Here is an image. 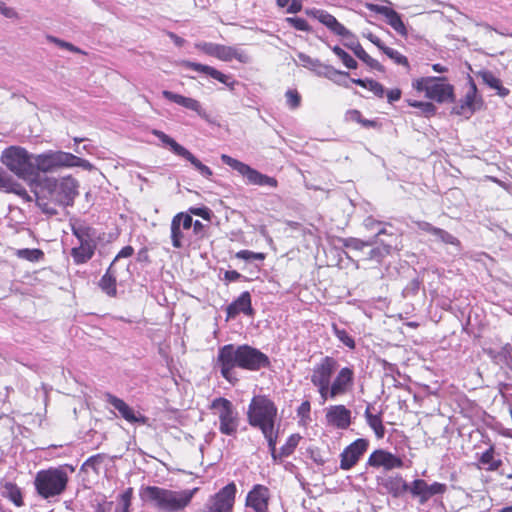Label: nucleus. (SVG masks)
I'll use <instances>...</instances> for the list:
<instances>
[{
  "mask_svg": "<svg viewBox=\"0 0 512 512\" xmlns=\"http://www.w3.org/2000/svg\"><path fill=\"white\" fill-rule=\"evenodd\" d=\"M107 402L116 409L119 414L130 423H141L145 424L147 418L141 414L136 415L134 410L122 399L112 395H107Z\"/></svg>",
  "mask_w": 512,
  "mask_h": 512,
  "instance_id": "b1692460",
  "label": "nucleus"
},
{
  "mask_svg": "<svg viewBox=\"0 0 512 512\" xmlns=\"http://www.w3.org/2000/svg\"><path fill=\"white\" fill-rule=\"evenodd\" d=\"M306 14L312 18L317 19L320 23L325 25L332 33L345 39L344 45L355 53L356 45H361L355 35L341 24L333 15L322 9H307Z\"/></svg>",
  "mask_w": 512,
  "mask_h": 512,
  "instance_id": "f8f14e48",
  "label": "nucleus"
},
{
  "mask_svg": "<svg viewBox=\"0 0 512 512\" xmlns=\"http://www.w3.org/2000/svg\"><path fill=\"white\" fill-rule=\"evenodd\" d=\"M477 77H479L482 82L487 85L491 89L497 88V85L501 82L499 78H497L493 72L489 70H480L476 72Z\"/></svg>",
  "mask_w": 512,
  "mask_h": 512,
  "instance_id": "09e8293b",
  "label": "nucleus"
},
{
  "mask_svg": "<svg viewBox=\"0 0 512 512\" xmlns=\"http://www.w3.org/2000/svg\"><path fill=\"white\" fill-rule=\"evenodd\" d=\"M391 248L392 246L390 244H384L381 242V245L371 248L366 256L362 258V260L376 261L377 263H381L382 260L390 254Z\"/></svg>",
  "mask_w": 512,
  "mask_h": 512,
  "instance_id": "473e14b6",
  "label": "nucleus"
},
{
  "mask_svg": "<svg viewBox=\"0 0 512 512\" xmlns=\"http://www.w3.org/2000/svg\"><path fill=\"white\" fill-rule=\"evenodd\" d=\"M34 179L40 172L52 173L62 168L80 167L84 170H92L93 165L86 159L72 153L61 150H48L40 154H34Z\"/></svg>",
  "mask_w": 512,
  "mask_h": 512,
  "instance_id": "39448f33",
  "label": "nucleus"
},
{
  "mask_svg": "<svg viewBox=\"0 0 512 512\" xmlns=\"http://www.w3.org/2000/svg\"><path fill=\"white\" fill-rule=\"evenodd\" d=\"M236 494V484L229 482L207 499L203 505L202 512H233Z\"/></svg>",
  "mask_w": 512,
  "mask_h": 512,
  "instance_id": "4468645a",
  "label": "nucleus"
},
{
  "mask_svg": "<svg viewBox=\"0 0 512 512\" xmlns=\"http://www.w3.org/2000/svg\"><path fill=\"white\" fill-rule=\"evenodd\" d=\"M355 56L363 61L370 68L375 69L377 71H383V66L374 58H372L361 45L355 46Z\"/></svg>",
  "mask_w": 512,
  "mask_h": 512,
  "instance_id": "ea45409f",
  "label": "nucleus"
},
{
  "mask_svg": "<svg viewBox=\"0 0 512 512\" xmlns=\"http://www.w3.org/2000/svg\"><path fill=\"white\" fill-rule=\"evenodd\" d=\"M183 66L185 68L194 70L196 72L203 73V74L225 84L231 91H234L235 86L239 84L238 81L233 79V77L231 75H226L209 65H204V64L196 63V62H192V61H184Z\"/></svg>",
  "mask_w": 512,
  "mask_h": 512,
  "instance_id": "412c9836",
  "label": "nucleus"
},
{
  "mask_svg": "<svg viewBox=\"0 0 512 512\" xmlns=\"http://www.w3.org/2000/svg\"><path fill=\"white\" fill-rule=\"evenodd\" d=\"M383 53L385 55H387L391 60H393L396 64L398 65H403L405 66L406 68H409V62H408V59L406 56L402 55L400 52H398L397 50L393 49V48H390V47H385V49L383 50Z\"/></svg>",
  "mask_w": 512,
  "mask_h": 512,
  "instance_id": "3c124183",
  "label": "nucleus"
},
{
  "mask_svg": "<svg viewBox=\"0 0 512 512\" xmlns=\"http://www.w3.org/2000/svg\"><path fill=\"white\" fill-rule=\"evenodd\" d=\"M74 471L75 468L68 464L39 470L34 478V487L37 494L43 499L60 496L67 488L69 474Z\"/></svg>",
  "mask_w": 512,
  "mask_h": 512,
  "instance_id": "20e7f679",
  "label": "nucleus"
},
{
  "mask_svg": "<svg viewBox=\"0 0 512 512\" xmlns=\"http://www.w3.org/2000/svg\"><path fill=\"white\" fill-rule=\"evenodd\" d=\"M0 190L6 193H15L27 200H30V196L25 188L15 182L2 167H0Z\"/></svg>",
  "mask_w": 512,
  "mask_h": 512,
  "instance_id": "bb28decb",
  "label": "nucleus"
},
{
  "mask_svg": "<svg viewBox=\"0 0 512 512\" xmlns=\"http://www.w3.org/2000/svg\"><path fill=\"white\" fill-rule=\"evenodd\" d=\"M369 441L365 438H358L344 448L340 454V469L348 471L352 469L366 453Z\"/></svg>",
  "mask_w": 512,
  "mask_h": 512,
  "instance_id": "dca6fc26",
  "label": "nucleus"
},
{
  "mask_svg": "<svg viewBox=\"0 0 512 512\" xmlns=\"http://www.w3.org/2000/svg\"><path fill=\"white\" fill-rule=\"evenodd\" d=\"M133 497V488H127L119 495V503L114 512H130L131 500Z\"/></svg>",
  "mask_w": 512,
  "mask_h": 512,
  "instance_id": "c03bdc74",
  "label": "nucleus"
},
{
  "mask_svg": "<svg viewBox=\"0 0 512 512\" xmlns=\"http://www.w3.org/2000/svg\"><path fill=\"white\" fill-rule=\"evenodd\" d=\"M215 410L219 418V431L227 436H235L240 419L232 402L224 397L215 398L210 406Z\"/></svg>",
  "mask_w": 512,
  "mask_h": 512,
  "instance_id": "9b49d317",
  "label": "nucleus"
},
{
  "mask_svg": "<svg viewBox=\"0 0 512 512\" xmlns=\"http://www.w3.org/2000/svg\"><path fill=\"white\" fill-rule=\"evenodd\" d=\"M278 409L266 395L254 396L247 409V421L251 427L263 429L276 425Z\"/></svg>",
  "mask_w": 512,
  "mask_h": 512,
  "instance_id": "6e6552de",
  "label": "nucleus"
},
{
  "mask_svg": "<svg viewBox=\"0 0 512 512\" xmlns=\"http://www.w3.org/2000/svg\"><path fill=\"white\" fill-rule=\"evenodd\" d=\"M363 226L367 231L376 233L378 227L381 226V221L376 220L372 216H368L364 219Z\"/></svg>",
  "mask_w": 512,
  "mask_h": 512,
  "instance_id": "69168bd1",
  "label": "nucleus"
},
{
  "mask_svg": "<svg viewBox=\"0 0 512 512\" xmlns=\"http://www.w3.org/2000/svg\"><path fill=\"white\" fill-rule=\"evenodd\" d=\"M99 287L109 297L117 295V279L108 275H103L99 280Z\"/></svg>",
  "mask_w": 512,
  "mask_h": 512,
  "instance_id": "a19ab883",
  "label": "nucleus"
},
{
  "mask_svg": "<svg viewBox=\"0 0 512 512\" xmlns=\"http://www.w3.org/2000/svg\"><path fill=\"white\" fill-rule=\"evenodd\" d=\"M325 417L328 424L338 429H347L351 424V411L341 404L330 406Z\"/></svg>",
  "mask_w": 512,
  "mask_h": 512,
  "instance_id": "4be33fe9",
  "label": "nucleus"
},
{
  "mask_svg": "<svg viewBox=\"0 0 512 512\" xmlns=\"http://www.w3.org/2000/svg\"><path fill=\"white\" fill-rule=\"evenodd\" d=\"M421 282L415 278L412 279L406 287L403 289L402 294L404 297L414 296L418 293L420 290Z\"/></svg>",
  "mask_w": 512,
  "mask_h": 512,
  "instance_id": "052dcab7",
  "label": "nucleus"
},
{
  "mask_svg": "<svg viewBox=\"0 0 512 512\" xmlns=\"http://www.w3.org/2000/svg\"><path fill=\"white\" fill-rule=\"evenodd\" d=\"M447 486L443 483L434 482L428 484L423 479H416L411 483L410 493L414 497H418L421 504L426 503L431 497L444 494Z\"/></svg>",
  "mask_w": 512,
  "mask_h": 512,
  "instance_id": "a211bd4d",
  "label": "nucleus"
},
{
  "mask_svg": "<svg viewBox=\"0 0 512 512\" xmlns=\"http://www.w3.org/2000/svg\"><path fill=\"white\" fill-rule=\"evenodd\" d=\"M17 256L30 262H38L44 257V253L40 249L24 248L17 251Z\"/></svg>",
  "mask_w": 512,
  "mask_h": 512,
  "instance_id": "49530a36",
  "label": "nucleus"
},
{
  "mask_svg": "<svg viewBox=\"0 0 512 512\" xmlns=\"http://www.w3.org/2000/svg\"><path fill=\"white\" fill-rule=\"evenodd\" d=\"M287 105L291 109H296L301 104V96L296 90H288L285 94Z\"/></svg>",
  "mask_w": 512,
  "mask_h": 512,
  "instance_id": "13d9d810",
  "label": "nucleus"
},
{
  "mask_svg": "<svg viewBox=\"0 0 512 512\" xmlns=\"http://www.w3.org/2000/svg\"><path fill=\"white\" fill-rule=\"evenodd\" d=\"M236 258L245 260L247 262L263 261L265 259V254L253 252L250 250H240L236 253Z\"/></svg>",
  "mask_w": 512,
  "mask_h": 512,
  "instance_id": "603ef678",
  "label": "nucleus"
},
{
  "mask_svg": "<svg viewBox=\"0 0 512 512\" xmlns=\"http://www.w3.org/2000/svg\"><path fill=\"white\" fill-rule=\"evenodd\" d=\"M1 162L18 178L34 180V154L20 146H10L1 154Z\"/></svg>",
  "mask_w": 512,
  "mask_h": 512,
  "instance_id": "0eeeda50",
  "label": "nucleus"
},
{
  "mask_svg": "<svg viewBox=\"0 0 512 512\" xmlns=\"http://www.w3.org/2000/svg\"><path fill=\"white\" fill-rule=\"evenodd\" d=\"M285 22H287L291 27H293L294 29H296L298 31H303V32H310L311 31L310 25L303 18L287 17L285 19Z\"/></svg>",
  "mask_w": 512,
  "mask_h": 512,
  "instance_id": "864d4df0",
  "label": "nucleus"
},
{
  "mask_svg": "<svg viewBox=\"0 0 512 512\" xmlns=\"http://www.w3.org/2000/svg\"><path fill=\"white\" fill-rule=\"evenodd\" d=\"M270 365V359L265 353L248 344H226L218 349L215 360L221 376L231 384L238 381L234 375L236 368L257 372L269 368Z\"/></svg>",
  "mask_w": 512,
  "mask_h": 512,
  "instance_id": "f03ea898",
  "label": "nucleus"
},
{
  "mask_svg": "<svg viewBox=\"0 0 512 512\" xmlns=\"http://www.w3.org/2000/svg\"><path fill=\"white\" fill-rule=\"evenodd\" d=\"M386 22L401 36L407 37L408 31L401 18V15L394 11L387 19Z\"/></svg>",
  "mask_w": 512,
  "mask_h": 512,
  "instance_id": "79ce46f5",
  "label": "nucleus"
},
{
  "mask_svg": "<svg viewBox=\"0 0 512 512\" xmlns=\"http://www.w3.org/2000/svg\"><path fill=\"white\" fill-rule=\"evenodd\" d=\"M260 431L267 441L269 450L274 451L276 449L278 438V431L275 429V426L264 427L263 429H260Z\"/></svg>",
  "mask_w": 512,
  "mask_h": 512,
  "instance_id": "8fccbe9b",
  "label": "nucleus"
},
{
  "mask_svg": "<svg viewBox=\"0 0 512 512\" xmlns=\"http://www.w3.org/2000/svg\"><path fill=\"white\" fill-rule=\"evenodd\" d=\"M153 134L164 144L170 147L171 151L176 154L177 156H180L185 151V147L177 143L173 138L168 136L162 131L154 130Z\"/></svg>",
  "mask_w": 512,
  "mask_h": 512,
  "instance_id": "e433bc0d",
  "label": "nucleus"
},
{
  "mask_svg": "<svg viewBox=\"0 0 512 512\" xmlns=\"http://www.w3.org/2000/svg\"><path fill=\"white\" fill-rule=\"evenodd\" d=\"M47 40H48L49 42H51V43L56 44V45H57L58 47H60V48H63V49H67V50H69L70 52H73V53H83V51H82L80 48H78V47L74 46L73 44H71V43H69V42H66V41H64V40H61V39H59V38H57V37H54V36L48 35V36H47Z\"/></svg>",
  "mask_w": 512,
  "mask_h": 512,
  "instance_id": "4d7b16f0",
  "label": "nucleus"
},
{
  "mask_svg": "<svg viewBox=\"0 0 512 512\" xmlns=\"http://www.w3.org/2000/svg\"><path fill=\"white\" fill-rule=\"evenodd\" d=\"M364 416L368 426L374 431L378 439H382L385 435V427L382 423L381 414H372L370 405L365 409Z\"/></svg>",
  "mask_w": 512,
  "mask_h": 512,
  "instance_id": "c756f323",
  "label": "nucleus"
},
{
  "mask_svg": "<svg viewBox=\"0 0 512 512\" xmlns=\"http://www.w3.org/2000/svg\"><path fill=\"white\" fill-rule=\"evenodd\" d=\"M72 234L78 243L71 249V257L76 265L85 264L90 261L97 248L98 236L96 230L86 224H73Z\"/></svg>",
  "mask_w": 512,
  "mask_h": 512,
  "instance_id": "423d86ee",
  "label": "nucleus"
},
{
  "mask_svg": "<svg viewBox=\"0 0 512 512\" xmlns=\"http://www.w3.org/2000/svg\"><path fill=\"white\" fill-rule=\"evenodd\" d=\"M180 157L189 161L203 177L209 179L213 175L212 170L197 159L189 150L185 149Z\"/></svg>",
  "mask_w": 512,
  "mask_h": 512,
  "instance_id": "72a5a7b5",
  "label": "nucleus"
},
{
  "mask_svg": "<svg viewBox=\"0 0 512 512\" xmlns=\"http://www.w3.org/2000/svg\"><path fill=\"white\" fill-rule=\"evenodd\" d=\"M195 491L196 489L175 491L158 486H144L140 489V497L160 512H179L189 505Z\"/></svg>",
  "mask_w": 512,
  "mask_h": 512,
  "instance_id": "7ed1b4c3",
  "label": "nucleus"
},
{
  "mask_svg": "<svg viewBox=\"0 0 512 512\" xmlns=\"http://www.w3.org/2000/svg\"><path fill=\"white\" fill-rule=\"evenodd\" d=\"M332 51L334 52V54L339 57L343 64L349 68V69H356L358 64H357V61L351 56L349 55L345 50H343L341 47L339 46H333L331 47Z\"/></svg>",
  "mask_w": 512,
  "mask_h": 512,
  "instance_id": "de8ad7c7",
  "label": "nucleus"
},
{
  "mask_svg": "<svg viewBox=\"0 0 512 512\" xmlns=\"http://www.w3.org/2000/svg\"><path fill=\"white\" fill-rule=\"evenodd\" d=\"M310 381L316 388L321 403L351 392L355 384L353 367L339 368V362L332 356H325L316 363L310 375Z\"/></svg>",
  "mask_w": 512,
  "mask_h": 512,
  "instance_id": "f257e3e1",
  "label": "nucleus"
},
{
  "mask_svg": "<svg viewBox=\"0 0 512 512\" xmlns=\"http://www.w3.org/2000/svg\"><path fill=\"white\" fill-rule=\"evenodd\" d=\"M1 494L17 507L24 505L21 489L13 482H1Z\"/></svg>",
  "mask_w": 512,
  "mask_h": 512,
  "instance_id": "c85d7f7f",
  "label": "nucleus"
},
{
  "mask_svg": "<svg viewBox=\"0 0 512 512\" xmlns=\"http://www.w3.org/2000/svg\"><path fill=\"white\" fill-rule=\"evenodd\" d=\"M170 230H171L170 237H171V241H172V246L174 248L180 249V248L184 247L186 242L189 243V239L186 237L187 230L183 229L178 224V222H176V220L171 221Z\"/></svg>",
  "mask_w": 512,
  "mask_h": 512,
  "instance_id": "2f4dec72",
  "label": "nucleus"
},
{
  "mask_svg": "<svg viewBox=\"0 0 512 512\" xmlns=\"http://www.w3.org/2000/svg\"><path fill=\"white\" fill-rule=\"evenodd\" d=\"M332 330L335 337L347 348L350 350L355 349L356 343L354 338L348 333V331L344 328H340L338 325L333 324Z\"/></svg>",
  "mask_w": 512,
  "mask_h": 512,
  "instance_id": "4c0bfd02",
  "label": "nucleus"
},
{
  "mask_svg": "<svg viewBox=\"0 0 512 512\" xmlns=\"http://www.w3.org/2000/svg\"><path fill=\"white\" fill-rule=\"evenodd\" d=\"M503 461L504 459L496 456L495 448L491 445L478 457V463L476 466L480 470L483 469L488 472H497L500 476L512 479V470L504 471Z\"/></svg>",
  "mask_w": 512,
  "mask_h": 512,
  "instance_id": "f3484780",
  "label": "nucleus"
},
{
  "mask_svg": "<svg viewBox=\"0 0 512 512\" xmlns=\"http://www.w3.org/2000/svg\"><path fill=\"white\" fill-rule=\"evenodd\" d=\"M432 236L434 237V241L443 243L445 245H452L456 247L457 250L460 248V241L458 238L444 229L437 227Z\"/></svg>",
  "mask_w": 512,
  "mask_h": 512,
  "instance_id": "c9c22d12",
  "label": "nucleus"
},
{
  "mask_svg": "<svg viewBox=\"0 0 512 512\" xmlns=\"http://www.w3.org/2000/svg\"><path fill=\"white\" fill-rule=\"evenodd\" d=\"M297 416L300 418V421L303 423H307L311 421V403L308 400H305L301 403V405L296 410Z\"/></svg>",
  "mask_w": 512,
  "mask_h": 512,
  "instance_id": "6e6d98bb",
  "label": "nucleus"
},
{
  "mask_svg": "<svg viewBox=\"0 0 512 512\" xmlns=\"http://www.w3.org/2000/svg\"><path fill=\"white\" fill-rule=\"evenodd\" d=\"M218 46L219 44L212 42H201L196 44L197 49L213 57H216Z\"/></svg>",
  "mask_w": 512,
  "mask_h": 512,
  "instance_id": "bf43d9fd",
  "label": "nucleus"
},
{
  "mask_svg": "<svg viewBox=\"0 0 512 512\" xmlns=\"http://www.w3.org/2000/svg\"><path fill=\"white\" fill-rule=\"evenodd\" d=\"M240 313L247 316L254 314V309L251 304V295L248 291L242 292L239 297L226 308L227 319H233Z\"/></svg>",
  "mask_w": 512,
  "mask_h": 512,
  "instance_id": "5701e85b",
  "label": "nucleus"
},
{
  "mask_svg": "<svg viewBox=\"0 0 512 512\" xmlns=\"http://www.w3.org/2000/svg\"><path fill=\"white\" fill-rule=\"evenodd\" d=\"M78 181L72 176L62 178H45L42 182V188L49 197L62 206L72 205L75 197L78 195Z\"/></svg>",
  "mask_w": 512,
  "mask_h": 512,
  "instance_id": "1a4fd4ad",
  "label": "nucleus"
},
{
  "mask_svg": "<svg viewBox=\"0 0 512 512\" xmlns=\"http://www.w3.org/2000/svg\"><path fill=\"white\" fill-rule=\"evenodd\" d=\"M412 87L418 92H425V96L439 103L454 100V89L445 82L443 77H421L412 82Z\"/></svg>",
  "mask_w": 512,
  "mask_h": 512,
  "instance_id": "9d476101",
  "label": "nucleus"
},
{
  "mask_svg": "<svg viewBox=\"0 0 512 512\" xmlns=\"http://www.w3.org/2000/svg\"><path fill=\"white\" fill-rule=\"evenodd\" d=\"M407 103L409 106L417 108L420 110V115L424 117H431L436 114L437 108L431 102H422L417 100L408 99Z\"/></svg>",
  "mask_w": 512,
  "mask_h": 512,
  "instance_id": "58836bf2",
  "label": "nucleus"
},
{
  "mask_svg": "<svg viewBox=\"0 0 512 512\" xmlns=\"http://www.w3.org/2000/svg\"><path fill=\"white\" fill-rule=\"evenodd\" d=\"M300 440L301 436L299 434L290 435L285 444L280 448L279 457L284 458L290 456L298 446Z\"/></svg>",
  "mask_w": 512,
  "mask_h": 512,
  "instance_id": "37998d69",
  "label": "nucleus"
},
{
  "mask_svg": "<svg viewBox=\"0 0 512 512\" xmlns=\"http://www.w3.org/2000/svg\"><path fill=\"white\" fill-rule=\"evenodd\" d=\"M383 487L395 498L410 492L411 484H408L401 475L389 476L382 482Z\"/></svg>",
  "mask_w": 512,
  "mask_h": 512,
  "instance_id": "a878e982",
  "label": "nucleus"
},
{
  "mask_svg": "<svg viewBox=\"0 0 512 512\" xmlns=\"http://www.w3.org/2000/svg\"><path fill=\"white\" fill-rule=\"evenodd\" d=\"M172 220H176L178 224L185 230L189 231L193 227V218L189 213H177Z\"/></svg>",
  "mask_w": 512,
  "mask_h": 512,
  "instance_id": "5fc2aeb1",
  "label": "nucleus"
},
{
  "mask_svg": "<svg viewBox=\"0 0 512 512\" xmlns=\"http://www.w3.org/2000/svg\"><path fill=\"white\" fill-rule=\"evenodd\" d=\"M216 58L226 62L231 61L233 59H236L241 63L249 62V56L243 51L239 50L236 47L221 44H219L218 46Z\"/></svg>",
  "mask_w": 512,
  "mask_h": 512,
  "instance_id": "cd10ccee",
  "label": "nucleus"
},
{
  "mask_svg": "<svg viewBox=\"0 0 512 512\" xmlns=\"http://www.w3.org/2000/svg\"><path fill=\"white\" fill-rule=\"evenodd\" d=\"M188 213L191 215L200 216L205 220H210L211 218V210L208 207H190Z\"/></svg>",
  "mask_w": 512,
  "mask_h": 512,
  "instance_id": "680f3d73",
  "label": "nucleus"
},
{
  "mask_svg": "<svg viewBox=\"0 0 512 512\" xmlns=\"http://www.w3.org/2000/svg\"><path fill=\"white\" fill-rule=\"evenodd\" d=\"M367 465L379 468L383 467L386 470H392L395 468H402L404 466L403 460L383 449H377L373 451L367 461Z\"/></svg>",
  "mask_w": 512,
  "mask_h": 512,
  "instance_id": "aec40b11",
  "label": "nucleus"
},
{
  "mask_svg": "<svg viewBox=\"0 0 512 512\" xmlns=\"http://www.w3.org/2000/svg\"><path fill=\"white\" fill-rule=\"evenodd\" d=\"M298 57L304 66L310 67L312 70H316V66L319 64L318 59L311 58L304 53H300Z\"/></svg>",
  "mask_w": 512,
  "mask_h": 512,
  "instance_id": "338daca9",
  "label": "nucleus"
},
{
  "mask_svg": "<svg viewBox=\"0 0 512 512\" xmlns=\"http://www.w3.org/2000/svg\"><path fill=\"white\" fill-rule=\"evenodd\" d=\"M340 241L345 248L359 252L363 251L365 247H371L376 244V240L368 239L363 241L355 237L342 238Z\"/></svg>",
  "mask_w": 512,
  "mask_h": 512,
  "instance_id": "f704fd0d",
  "label": "nucleus"
},
{
  "mask_svg": "<svg viewBox=\"0 0 512 512\" xmlns=\"http://www.w3.org/2000/svg\"><path fill=\"white\" fill-rule=\"evenodd\" d=\"M305 0H276V5L279 8H287L286 12L289 14H296L303 8Z\"/></svg>",
  "mask_w": 512,
  "mask_h": 512,
  "instance_id": "a18cd8bd",
  "label": "nucleus"
},
{
  "mask_svg": "<svg viewBox=\"0 0 512 512\" xmlns=\"http://www.w3.org/2000/svg\"><path fill=\"white\" fill-rule=\"evenodd\" d=\"M221 160L224 164L230 166L233 170L237 171L239 174L245 177L248 184L269 186L272 188H275L278 185L276 178L262 174L256 169L235 158H232L229 155L222 154Z\"/></svg>",
  "mask_w": 512,
  "mask_h": 512,
  "instance_id": "ddd939ff",
  "label": "nucleus"
},
{
  "mask_svg": "<svg viewBox=\"0 0 512 512\" xmlns=\"http://www.w3.org/2000/svg\"><path fill=\"white\" fill-rule=\"evenodd\" d=\"M481 103V99L477 100V86L472 79L468 77V89L464 97L452 108V113L456 115H471L477 109V105Z\"/></svg>",
  "mask_w": 512,
  "mask_h": 512,
  "instance_id": "6ab92c4d",
  "label": "nucleus"
},
{
  "mask_svg": "<svg viewBox=\"0 0 512 512\" xmlns=\"http://www.w3.org/2000/svg\"><path fill=\"white\" fill-rule=\"evenodd\" d=\"M102 457L100 454L89 457L81 466V470H87L91 468L96 470L97 466L101 463Z\"/></svg>",
  "mask_w": 512,
  "mask_h": 512,
  "instance_id": "0e129e2a",
  "label": "nucleus"
},
{
  "mask_svg": "<svg viewBox=\"0 0 512 512\" xmlns=\"http://www.w3.org/2000/svg\"><path fill=\"white\" fill-rule=\"evenodd\" d=\"M0 13L4 17L9 18V19H18L19 18L18 12L14 8L6 6L4 3H1V5H0Z\"/></svg>",
  "mask_w": 512,
  "mask_h": 512,
  "instance_id": "774afa93",
  "label": "nucleus"
},
{
  "mask_svg": "<svg viewBox=\"0 0 512 512\" xmlns=\"http://www.w3.org/2000/svg\"><path fill=\"white\" fill-rule=\"evenodd\" d=\"M369 9L372 12H375L377 14L384 16L386 19L395 11L394 9H392L388 6L378 5V4L369 5Z\"/></svg>",
  "mask_w": 512,
  "mask_h": 512,
  "instance_id": "e2e57ef3",
  "label": "nucleus"
},
{
  "mask_svg": "<svg viewBox=\"0 0 512 512\" xmlns=\"http://www.w3.org/2000/svg\"><path fill=\"white\" fill-rule=\"evenodd\" d=\"M162 96L173 102V103H176L188 110H191V111H194L195 113H197L201 118H206L207 117V114L205 112V110L203 109L201 103L194 99V98H190V97H185L183 95H180V94H177V93H174L172 91H169V90H163L162 91Z\"/></svg>",
  "mask_w": 512,
  "mask_h": 512,
  "instance_id": "393cba45",
  "label": "nucleus"
},
{
  "mask_svg": "<svg viewBox=\"0 0 512 512\" xmlns=\"http://www.w3.org/2000/svg\"><path fill=\"white\" fill-rule=\"evenodd\" d=\"M317 75L323 76L332 80L336 84H342L336 77H348L349 73L345 71H339L332 67L331 65L323 64L319 61V64L316 66V70H314Z\"/></svg>",
  "mask_w": 512,
  "mask_h": 512,
  "instance_id": "7c9ffc66",
  "label": "nucleus"
},
{
  "mask_svg": "<svg viewBox=\"0 0 512 512\" xmlns=\"http://www.w3.org/2000/svg\"><path fill=\"white\" fill-rule=\"evenodd\" d=\"M270 489L262 484H255L245 498V512H269Z\"/></svg>",
  "mask_w": 512,
  "mask_h": 512,
  "instance_id": "2eb2a0df",
  "label": "nucleus"
}]
</instances>
